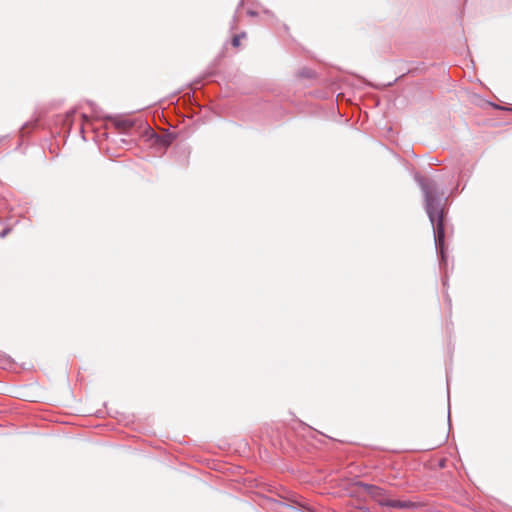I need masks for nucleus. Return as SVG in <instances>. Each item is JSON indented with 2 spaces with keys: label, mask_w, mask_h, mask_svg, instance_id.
<instances>
[{
  "label": "nucleus",
  "mask_w": 512,
  "mask_h": 512,
  "mask_svg": "<svg viewBox=\"0 0 512 512\" xmlns=\"http://www.w3.org/2000/svg\"><path fill=\"white\" fill-rule=\"evenodd\" d=\"M368 494L375 499L380 505L389 506L398 509H413L417 507V504L407 500H394L389 499L384 490L376 486H366Z\"/></svg>",
  "instance_id": "nucleus-2"
},
{
  "label": "nucleus",
  "mask_w": 512,
  "mask_h": 512,
  "mask_svg": "<svg viewBox=\"0 0 512 512\" xmlns=\"http://www.w3.org/2000/svg\"><path fill=\"white\" fill-rule=\"evenodd\" d=\"M113 125L120 131H127L133 126V122L128 119L116 118L113 120Z\"/></svg>",
  "instance_id": "nucleus-4"
},
{
  "label": "nucleus",
  "mask_w": 512,
  "mask_h": 512,
  "mask_svg": "<svg viewBox=\"0 0 512 512\" xmlns=\"http://www.w3.org/2000/svg\"><path fill=\"white\" fill-rule=\"evenodd\" d=\"M244 36H245L244 34L243 35H236V36H234L233 39H232V45L234 47H236V48L239 47L240 44H241V38L244 37Z\"/></svg>",
  "instance_id": "nucleus-5"
},
{
  "label": "nucleus",
  "mask_w": 512,
  "mask_h": 512,
  "mask_svg": "<svg viewBox=\"0 0 512 512\" xmlns=\"http://www.w3.org/2000/svg\"><path fill=\"white\" fill-rule=\"evenodd\" d=\"M421 187L425 195V208L429 219L434 226L436 238L439 242L444 239V203L436 195L434 188L428 184L421 182Z\"/></svg>",
  "instance_id": "nucleus-1"
},
{
  "label": "nucleus",
  "mask_w": 512,
  "mask_h": 512,
  "mask_svg": "<svg viewBox=\"0 0 512 512\" xmlns=\"http://www.w3.org/2000/svg\"><path fill=\"white\" fill-rule=\"evenodd\" d=\"M174 139V136L168 133L163 132L162 134L151 135V141L153 144L158 145L160 148L168 147Z\"/></svg>",
  "instance_id": "nucleus-3"
},
{
  "label": "nucleus",
  "mask_w": 512,
  "mask_h": 512,
  "mask_svg": "<svg viewBox=\"0 0 512 512\" xmlns=\"http://www.w3.org/2000/svg\"><path fill=\"white\" fill-rule=\"evenodd\" d=\"M82 118H83L84 120H87V119H88L86 115H82Z\"/></svg>",
  "instance_id": "nucleus-6"
}]
</instances>
